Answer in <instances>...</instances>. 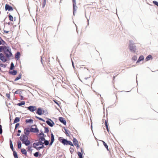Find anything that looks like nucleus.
<instances>
[{"instance_id": "f257e3e1", "label": "nucleus", "mask_w": 158, "mask_h": 158, "mask_svg": "<svg viewBox=\"0 0 158 158\" xmlns=\"http://www.w3.org/2000/svg\"><path fill=\"white\" fill-rule=\"evenodd\" d=\"M3 51L5 55L8 60H9L10 57L12 55L10 49L9 47H6L5 46H3Z\"/></svg>"}, {"instance_id": "f03ea898", "label": "nucleus", "mask_w": 158, "mask_h": 158, "mask_svg": "<svg viewBox=\"0 0 158 158\" xmlns=\"http://www.w3.org/2000/svg\"><path fill=\"white\" fill-rule=\"evenodd\" d=\"M130 44H129V49L131 52L135 53L136 52V47L134 43H133L132 40H130Z\"/></svg>"}, {"instance_id": "7ed1b4c3", "label": "nucleus", "mask_w": 158, "mask_h": 158, "mask_svg": "<svg viewBox=\"0 0 158 158\" xmlns=\"http://www.w3.org/2000/svg\"><path fill=\"white\" fill-rule=\"evenodd\" d=\"M58 140L59 141L62 143L64 145H68L69 140L66 139H65L62 137H59L58 138Z\"/></svg>"}, {"instance_id": "20e7f679", "label": "nucleus", "mask_w": 158, "mask_h": 158, "mask_svg": "<svg viewBox=\"0 0 158 158\" xmlns=\"http://www.w3.org/2000/svg\"><path fill=\"white\" fill-rule=\"evenodd\" d=\"M48 120L46 121V123L49 126L52 127L55 124L54 122L51 119L47 118Z\"/></svg>"}, {"instance_id": "39448f33", "label": "nucleus", "mask_w": 158, "mask_h": 158, "mask_svg": "<svg viewBox=\"0 0 158 158\" xmlns=\"http://www.w3.org/2000/svg\"><path fill=\"white\" fill-rule=\"evenodd\" d=\"M30 111L33 112L36 110L37 109V108L36 106H29L26 107Z\"/></svg>"}, {"instance_id": "423d86ee", "label": "nucleus", "mask_w": 158, "mask_h": 158, "mask_svg": "<svg viewBox=\"0 0 158 158\" xmlns=\"http://www.w3.org/2000/svg\"><path fill=\"white\" fill-rule=\"evenodd\" d=\"M73 1V14L75 15V13L76 12V9L77 8L76 5V0H72Z\"/></svg>"}, {"instance_id": "0eeeda50", "label": "nucleus", "mask_w": 158, "mask_h": 158, "mask_svg": "<svg viewBox=\"0 0 158 158\" xmlns=\"http://www.w3.org/2000/svg\"><path fill=\"white\" fill-rule=\"evenodd\" d=\"M5 10L6 11H12L13 10V8L11 6L6 4L5 6Z\"/></svg>"}, {"instance_id": "6e6552de", "label": "nucleus", "mask_w": 158, "mask_h": 158, "mask_svg": "<svg viewBox=\"0 0 158 158\" xmlns=\"http://www.w3.org/2000/svg\"><path fill=\"white\" fill-rule=\"evenodd\" d=\"M23 144H24L26 146H28L30 144L31 142L30 140H28V139H27L26 140H23L22 142Z\"/></svg>"}, {"instance_id": "1a4fd4ad", "label": "nucleus", "mask_w": 158, "mask_h": 158, "mask_svg": "<svg viewBox=\"0 0 158 158\" xmlns=\"http://www.w3.org/2000/svg\"><path fill=\"white\" fill-rule=\"evenodd\" d=\"M30 131L31 132L33 133H38L39 132V130L38 129L37 127H35L34 128L33 127H31L30 129Z\"/></svg>"}, {"instance_id": "9d476101", "label": "nucleus", "mask_w": 158, "mask_h": 158, "mask_svg": "<svg viewBox=\"0 0 158 158\" xmlns=\"http://www.w3.org/2000/svg\"><path fill=\"white\" fill-rule=\"evenodd\" d=\"M59 120L64 125H66V121L64 119V118L62 117H59Z\"/></svg>"}, {"instance_id": "9b49d317", "label": "nucleus", "mask_w": 158, "mask_h": 158, "mask_svg": "<svg viewBox=\"0 0 158 158\" xmlns=\"http://www.w3.org/2000/svg\"><path fill=\"white\" fill-rule=\"evenodd\" d=\"M36 113L40 115L43 114L42 110L41 108L40 107L38 108L36 111Z\"/></svg>"}, {"instance_id": "f8f14e48", "label": "nucleus", "mask_w": 158, "mask_h": 158, "mask_svg": "<svg viewBox=\"0 0 158 158\" xmlns=\"http://www.w3.org/2000/svg\"><path fill=\"white\" fill-rule=\"evenodd\" d=\"M0 60L4 62H5L7 61L6 58L4 56L2 53V55H1L0 57Z\"/></svg>"}, {"instance_id": "ddd939ff", "label": "nucleus", "mask_w": 158, "mask_h": 158, "mask_svg": "<svg viewBox=\"0 0 158 158\" xmlns=\"http://www.w3.org/2000/svg\"><path fill=\"white\" fill-rule=\"evenodd\" d=\"M31 132L30 131V129L29 127H27L24 129V133L30 134V132Z\"/></svg>"}, {"instance_id": "4468645a", "label": "nucleus", "mask_w": 158, "mask_h": 158, "mask_svg": "<svg viewBox=\"0 0 158 158\" xmlns=\"http://www.w3.org/2000/svg\"><path fill=\"white\" fill-rule=\"evenodd\" d=\"M144 59V57L143 56H140L138 60L136 62V63H139L140 61L143 60Z\"/></svg>"}, {"instance_id": "2eb2a0df", "label": "nucleus", "mask_w": 158, "mask_h": 158, "mask_svg": "<svg viewBox=\"0 0 158 158\" xmlns=\"http://www.w3.org/2000/svg\"><path fill=\"white\" fill-rule=\"evenodd\" d=\"M20 139L21 141L22 142L23 141V140H26L27 139V138L26 137L25 135L23 134L21 135L20 137Z\"/></svg>"}, {"instance_id": "dca6fc26", "label": "nucleus", "mask_w": 158, "mask_h": 158, "mask_svg": "<svg viewBox=\"0 0 158 158\" xmlns=\"http://www.w3.org/2000/svg\"><path fill=\"white\" fill-rule=\"evenodd\" d=\"M20 57V53L19 52H17L15 54V58L17 60H19Z\"/></svg>"}, {"instance_id": "f3484780", "label": "nucleus", "mask_w": 158, "mask_h": 158, "mask_svg": "<svg viewBox=\"0 0 158 158\" xmlns=\"http://www.w3.org/2000/svg\"><path fill=\"white\" fill-rule=\"evenodd\" d=\"M17 71L16 70H13L11 71H10L9 72V73L11 75H15L17 73Z\"/></svg>"}, {"instance_id": "a211bd4d", "label": "nucleus", "mask_w": 158, "mask_h": 158, "mask_svg": "<svg viewBox=\"0 0 158 158\" xmlns=\"http://www.w3.org/2000/svg\"><path fill=\"white\" fill-rule=\"evenodd\" d=\"M9 142L10 148L11 149L12 151H13V150H14V148L13 147L12 142L10 139H9Z\"/></svg>"}, {"instance_id": "6ab92c4d", "label": "nucleus", "mask_w": 158, "mask_h": 158, "mask_svg": "<svg viewBox=\"0 0 158 158\" xmlns=\"http://www.w3.org/2000/svg\"><path fill=\"white\" fill-rule=\"evenodd\" d=\"M105 125L106 126V129L107 131L108 132H109V127H108V120H105Z\"/></svg>"}, {"instance_id": "aec40b11", "label": "nucleus", "mask_w": 158, "mask_h": 158, "mask_svg": "<svg viewBox=\"0 0 158 158\" xmlns=\"http://www.w3.org/2000/svg\"><path fill=\"white\" fill-rule=\"evenodd\" d=\"M33 120L31 118L29 119H27L25 121L26 123H33Z\"/></svg>"}, {"instance_id": "412c9836", "label": "nucleus", "mask_w": 158, "mask_h": 158, "mask_svg": "<svg viewBox=\"0 0 158 158\" xmlns=\"http://www.w3.org/2000/svg\"><path fill=\"white\" fill-rule=\"evenodd\" d=\"M73 144L75 145H76V144H77L78 143V141L75 138H73Z\"/></svg>"}, {"instance_id": "4be33fe9", "label": "nucleus", "mask_w": 158, "mask_h": 158, "mask_svg": "<svg viewBox=\"0 0 158 158\" xmlns=\"http://www.w3.org/2000/svg\"><path fill=\"white\" fill-rule=\"evenodd\" d=\"M21 76H22V74L21 73L19 74L18 75V76L14 80V81H17L20 79H21Z\"/></svg>"}, {"instance_id": "5701e85b", "label": "nucleus", "mask_w": 158, "mask_h": 158, "mask_svg": "<svg viewBox=\"0 0 158 158\" xmlns=\"http://www.w3.org/2000/svg\"><path fill=\"white\" fill-rule=\"evenodd\" d=\"M20 121V118L18 117H16L14 121L13 124L15 123L19 122Z\"/></svg>"}, {"instance_id": "b1692460", "label": "nucleus", "mask_w": 158, "mask_h": 158, "mask_svg": "<svg viewBox=\"0 0 158 158\" xmlns=\"http://www.w3.org/2000/svg\"><path fill=\"white\" fill-rule=\"evenodd\" d=\"M151 59H152V57L151 55H149L146 57L145 60L147 61L150 60Z\"/></svg>"}, {"instance_id": "393cba45", "label": "nucleus", "mask_w": 158, "mask_h": 158, "mask_svg": "<svg viewBox=\"0 0 158 158\" xmlns=\"http://www.w3.org/2000/svg\"><path fill=\"white\" fill-rule=\"evenodd\" d=\"M13 152V155L15 158H18V156L17 152L14 150L12 151Z\"/></svg>"}, {"instance_id": "a878e982", "label": "nucleus", "mask_w": 158, "mask_h": 158, "mask_svg": "<svg viewBox=\"0 0 158 158\" xmlns=\"http://www.w3.org/2000/svg\"><path fill=\"white\" fill-rule=\"evenodd\" d=\"M21 152L22 154L26 155L27 154V152L26 150L24 148H22L21 149Z\"/></svg>"}, {"instance_id": "bb28decb", "label": "nucleus", "mask_w": 158, "mask_h": 158, "mask_svg": "<svg viewBox=\"0 0 158 158\" xmlns=\"http://www.w3.org/2000/svg\"><path fill=\"white\" fill-rule=\"evenodd\" d=\"M39 145V144L38 142H37L34 143L33 144V147L36 149V148Z\"/></svg>"}, {"instance_id": "cd10ccee", "label": "nucleus", "mask_w": 158, "mask_h": 158, "mask_svg": "<svg viewBox=\"0 0 158 158\" xmlns=\"http://www.w3.org/2000/svg\"><path fill=\"white\" fill-rule=\"evenodd\" d=\"M25 101H22L20 102L17 103V105L19 106H21L23 105H25Z\"/></svg>"}, {"instance_id": "c85d7f7f", "label": "nucleus", "mask_w": 158, "mask_h": 158, "mask_svg": "<svg viewBox=\"0 0 158 158\" xmlns=\"http://www.w3.org/2000/svg\"><path fill=\"white\" fill-rule=\"evenodd\" d=\"M15 66L13 62H12L10 64V70H13Z\"/></svg>"}, {"instance_id": "c756f323", "label": "nucleus", "mask_w": 158, "mask_h": 158, "mask_svg": "<svg viewBox=\"0 0 158 158\" xmlns=\"http://www.w3.org/2000/svg\"><path fill=\"white\" fill-rule=\"evenodd\" d=\"M18 143V147L19 149H20L22 147V143L21 142L19 141L17 142Z\"/></svg>"}, {"instance_id": "7c9ffc66", "label": "nucleus", "mask_w": 158, "mask_h": 158, "mask_svg": "<svg viewBox=\"0 0 158 158\" xmlns=\"http://www.w3.org/2000/svg\"><path fill=\"white\" fill-rule=\"evenodd\" d=\"M77 155L79 158H83L82 154L81 152L78 151L77 152Z\"/></svg>"}, {"instance_id": "2f4dec72", "label": "nucleus", "mask_w": 158, "mask_h": 158, "mask_svg": "<svg viewBox=\"0 0 158 158\" xmlns=\"http://www.w3.org/2000/svg\"><path fill=\"white\" fill-rule=\"evenodd\" d=\"M22 93V92L21 90H17L14 93V94H21Z\"/></svg>"}, {"instance_id": "473e14b6", "label": "nucleus", "mask_w": 158, "mask_h": 158, "mask_svg": "<svg viewBox=\"0 0 158 158\" xmlns=\"http://www.w3.org/2000/svg\"><path fill=\"white\" fill-rule=\"evenodd\" d=\"M51 140L54 141V140H55L54 136L53 133L52 132L51 133Z\"/></svg>"}, {"instance_id": "72a5a7b5", "label": "nucleus", "mask_w": 158, "mask_h": 158, "mask_svg": "<svg viewBox=\"0 0 158 158\" xmlns=\"http://www.w3.org/2000/svg\"><path fill=\"white\" fill-rule=\"evenodd\" d=\"M8 17L9 20H10V21H13V17L11 15L9 14L8 15Z\"/></svg>"}, {"instance_id": "f704fd0d", "label": "nucleus", "mask_w": 158, "mask_h": 158, "mask_svg": "<svg viewBox=\"0 0 158 158\" xmlns=\"http://www.w3.org/2000/svg\"><path fill=\"white\" fill-rule=\"evenodd\" d=\"M103 143V145L105 146V147L106 148L107 150H108V147L107 144L103 141H102Z\"/></svg>"}, {"instance_id": "c9c22d12", "label": "nucleus", "mask_w": 158, "mask_h": 158, "mask_svg": "<svg viewBox=\"0 0 158 158\" xmlns=\"http://www.w3.org/2000/svg\"><path fill=\"white\" fill-rule=\"evenodd\" d=\"M34 156L35 157H37L39 156V152H36L33 154ZM41 154L39 155L40 156H41Z\"/></svg>"}, {"instance_id": "e433bc0d", "label": "nucleus", "mask_w": 158, "mask_h": 158, "mask_svg": "<svg viewBox=\"0 0 158 158\" xmlns=\"http://www.w3.org/2000/svg\"><path fill=\"white\" fill-rule=\"evenodd\" d=\"M44 131L45 133H48L49 131L48 127H44Z\"/></svg>"}, {"instance_id": "4c0bfd02", "label": "nucleus", "mask_w": 158, "mask_h": 158, "mask_svg": "<svg viewBox=\"0 0 158 158\" xmlns=\"http://www.w3.org/2000/svg\"><path fill=\"white\" fill-rule=\"evenodd\" d=\"M35 117L36 118L38 119L39 120L42 121L43 122H45V120L44 119H43L40 117H39L38 116H35Z\"/></svg>"}, {"instance_id": "58836bf2", "label": "nucleus", "mask_w": 158, "mask_h": 158, "mask_svg": "<svg viewBox=\"0 0 158 158\" xmlns=\"http://www.w3.org/2000/svg\"><path fill=\"white\" fill-rule=\"evenodd\" d=\"M44 144L46 146H47L49 144V141L46 140L44 142Z\"/></svg>"}, {"instance_id": "ea45409f", "label": "nucleus", "mask_w": 158, "mask_h": 158, "mask_svg": "<svg viewBox=\"0 0 158 158\" xmlns=\"http://www.w3.org/2000/svg\"><path fill=\"white\" fill-rule=\"evenodd\" d=\"M44 145H41V146H40V147H37V148H36V149L37 150H39L43 148H44Z\"/></svg>"}, {"instance_id": "a19ab883", "label": "nucleus", "mask_w": 158, "mask_h": 158, "mask_svg": "<svg viewBox=\"0 0 158 158\" xmlns=\"http://www.w3.org/2000/svg\"><path fill=\"white\" fill-rule=\"evenodd\" d=\"M46 0H44L42 2V8H44L46 5Z\"/></svg>"}, {"instance_id": "79ce46f5", "label": "nucleus", "mask_w": 158, "mask_h": 158, "mask_svg": "<svg viewBox=\"0 0 158 158\" xmlns=\"http://www.w3.org/2000/svg\"><path fill=\"white\" fill-rule=\"evenodd\" d=\"M0 39L1 40V42H2V44L3 45H4L5 44H6V43L5 42L2 38L0 36Z\"/></svg>"}, {"instance_id": "37998d69", "label": "nucleus", "mask_w": 158, "mask_h": 158, "mask_svg": "<svg viewBox=\"0 0 158 158\" xmlns=\"http://www.w3.org/2000/svg\"><path fill=\"white\" fill-rule=\"evenodd\" d=\"M137 57L136 56H134L132 58V60L135 61L137 60Z\"/></svg>"}, {"instance_id": "c03bdc74", "label": "nucleus", "mask_w": 158, "mask_h": 158, "mask_svg": "<svg viewBox=\"0 0 158 158\" xmlns=\"http://www.w3.org/2000/svg\"><path fill=\"white\" fill-rule=\"evenodd\" d=\"M40 137V138H39V139H40V140H41L43 141H45L46 139H45V138H44V137Z\"/></svg>"}, {"instance_id": "a18cd8bd", "label": "nucleus", "mask_w": 158, "mask_h": 158, "mask_svg": "<svg viewBox=\"0 0 158 158\" xmlns=\"http://www.w3.org/2000/svg\"><path fill=\"white\" fill-rule=\"evenodd\" d=\"M44 134V133L42 131H40V133L38 134V137H41Z\"/></svg>"}, {"instance_id": "49530a36", "label": "nucleus", "mask_w": 158, "mask_h": 158, "mask_svg": "<svg viewBox=\"0 0 158 158\" xmlns=\"http://www.w3.org/2000/svg\"><path fill=\"white\" fill-rule=\"evenodd\" d=\"M38 142L39 143V145H44V142H43V141L40 140L39 139L38 140Z\"/></svg>"}, {"instance_id": "de8ad7c7", "label": "nucleus", "mask_w": 158, "mask_h": 158, "mask_svg": "<svg viewBox=\"0 0 158 158\" xmlns=\"http://www.w3.org/2000/svg\"><path fill=\"white\" fill-rule=\"evenodd\" d=\"M153 3L155 5L157 6L158 7V2L156 1H153Z\"/></svg>"}, {"instance_id": "09e8293b", "label": "nucleus", "mask_w": 158, "mask_h": 158, "mask_svg": "<svg viewBox=\"0 0 158 158\" xmlns=\"http://www.w3.org/2000/svg\"><path fill=\"white\" fill-rule=\"evenodd\" d=\"M68 145L74 147V144L70 141L69 140Z\"/></svg>"}, {"instance_id": "8fccbe9b", "label": "nucleus", "mask_w": 158, "mask_h": 158, "mask_svg": "<svg viewBox=\"0 0 158 158\" xmlns=\"http://www.w3.org/2000/svg\"><path fill=\"white\" fill-rule=\"evenodd\" d=\"M20 124L19 123H17L15 125V131L17 129V127L19 126Z\"/></svg>"}, {"instance_id": "3c124183", "label": "nucleus", "mask_w": 158, "mask_h": 158, "mask_svg": "<svg viewBox=\"0 0 158 158\" xmlns=\"http://www.w3.org/2000/svg\"><path fill=\"white\" fill-rule=\"evenodd\" d=\"M69 151L70 153L72 154L73 152H74V149L73 148L70 147L69 148Z\"/></svg>"}, {"instance_id": "603ef678", "label": "nucleus", "mask_w": 158, "mask_h": 158, "mask_svg": "<svg viewBox=\"0 0 158 158\" xmlns=\"http://www.w3.org/2000/svg\"><path fill=\"white\" fill-rule=\"evenodd\" d=\"M31 147H32L31 146H28L27 147V148L28 149L27 151H32V149H31Z\"/></svg>"}, {"instance_id": "864d4df0", "label": "nucleus", "mask_w": 158, "mask_h": 158, "mask_svg": "<svg viewBox=\"0 0 158 158\" xmlns=\"http://www.w3.org/2000/svg\"><path fill=\"white\" fill-rule=\"evenodd\" d=\"M2 127L0 125V135L2 134Z\"/></svg>"}, {"instance_id": "5fc2aeb1", "label": "nucleus", "mask_w": 158, "mask_h": 158, "mask_svg": "<svg viewBox=\"0 0 158 158\" xmlns=\"http://www.w3.org/2000/svg\"><path fill=\"white\" fill-rule=\"evenodd\" d=\"M68 132H70L68 130L67 131H65V134L67 136H69V135L68 133Z\"/></svg>"}, {"instance_id": "6e6d98bb", "label": "nucleus", "mask_w": 158, "mask_h": 158, "mask_svg": "<svg viewBox=\"0 0 158 158\" xmlns=\"http://www.w3.org/2000/svg\"><path fill=\"white\" fill-rule=\"evenodd\" d=\"M53 101L56 103L58 106L60 107L59 104L58 102L56 100H54Z\"/></svg>"}, {"instance_id": "4d7b16f0", "label": "nucleus", "mask_w": 158, "mask_h": 158, "mask_svg": "<svg viewBox=\"0 0 158 158\" xmlns=\"http://www.w3.org/2000/svg\"><path fill=\"white\" fill-rule=\"evenodd\" d=\"M0 66L5 68L6 67V65L3 64H0Z\"/></svg>"}, {"instance_id": "13d9d810", "label": "nucleus", "mask_w": 158, "mask_h": 158, "mask_svg": "<svg viewBox=\"0 0 158 158\" xmlns=\"http://www.w3.org/2000/svg\"><path fill=\"white\" fill-rule=\"evenodd\" d=\"M6 96L8 98L10 99V95L9 94L7 93L6 94Z\"/></svg>"}, {"instance_id": "bf43d9fd", "label": "nucleus", "mask_w": 158, "mask_h": 158, "mask_svg": "<svg viewBox=\"0 0 158 158\" xmlns=\"http://www.w3.org/2000/svg\"><path fill=\"white\" fill-rule=\"evenodd\" d=\"M3 46H0V52H2L3 50Z\"/></svg>"}, {"instance_id": "052dcab7", "label": "nucleus", "mask_w": 158, "mask_h": 158, "mask_svg": "<svg viewBox=\"0 0 158 158\" xmlns=\"http://www.w3.org/2000/svg\"><path fill=\"white\" fill-rule=\"evenodd\" d=\"M54 142V141H53L51 140V141H50V143H49V145L50 146H51L52 144H53V143Z\"/></svg>"}, {"instance_id": "680f3d73", "label": "nucleus", "mask_w": 158, "mask_h": 158, "mask_svg": "<svg viewBox=\"0 0 158 158\" xmlns=\"http://www.w3.org/2000/svg\"><path fill=\"white\" fill-rule=\"evenodd\" d=\"M25 135L26 136V137L27 138V139H28V136H29V134H27L26 133H24Z\"/></svg>"}, {"instance_id": "e2e57ef3", "label": "nucleus", "mask_w": 158, "mask_h": 158, "mask_svg": "<svg viewBox=\"0 0 158 158\" xmlns=\"http://www.w3.org/2000/svg\"><path fill=\"white\" fill-rule=\"evenodd\" d=\"M72 66H73V67L74 69H75V66H74V63L73 62V61L72 60Z\"/></svg>"}, {"instance_id": "0e129e2a", "label": "nucleus", "mask_w": 158, "mask_h": 158, "mask_svg": "<svg viewBox=\"0 0 158 158\" xmlns=\"http://www.w3.org/2000/svg\"><path fill=\"white\" fill-rule=\"evenodd\" d=\"M20 99L21 100H23V97L22 95H21L20 96Z\"/></svg>"}, {"instance_id": "69168bd1", "label": "nucleus", "mask_w": 158, "mask_h": 158, "mask_svg": "<svg viewBox=\"0 0 158 158\" xmlns=\"http://www.w3.org/2000/svg\"><path fill=\"white\" fill-rule=\"evenodd\" d=\"M75 146H76V147L77 148H78L80 146L78 143L77 144H76V145H75Z\"/></svg>"}, {"instance_id": "338daca9", "label": "nucleus", "mask_w": 158, "mask_h": 158, "mask_svg": "<svg viewBox=\"0 0 158 158\" xmlns=\"http://www.w3.org/2000/svg\"><path fill=\"white\" fill-rule=\"evenodd\" d=\"M4 33H8L9 32V31H7L4 30Z\"/></svg>"}, {"instance_id": "774afa93", "label": "nucleus", "mask_w": 158, "mask_h": 158, "mask_svg": "<svg viewBox=\"0 0 158 158\" xmlns=\"http://www.w3.org/2000/svg\"><path fill=\"white\" fill-rule=\"evenodd\" d=\"M81 153L83 154V153L84 152V151L83 150V149H82V148H81Z\"/></svg>"}]
</instances>
